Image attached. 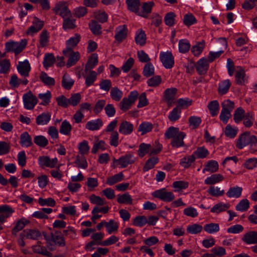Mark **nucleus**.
<instances>
[{
    "instance_id": "4468645a",
    "label": "nucleus",
    "mask_w": 257,
    "mask_h": 257,
    "mask_svg": "<svg viewBox=\"0 0 257 257\" xmlns=\"http://www.w3.org/2000/svg\"><path fill=\"white\" fill-rule=\"evenodd\" d=\"M114 161L118 162L121 168H125L129 164H133L135 162V158L131 154H126L120 157L118 160L114 159Z\"/></svg>"
},
{
    "instance_id": "13d9d810",
    "label": "nucleus",
    "mask_w": 257,
    "mask_h": 257,
    "mask_svg": "<svg viewBox=\"0 0 257 257\" xmlns=\"http://www.w3.org/2000/svg\"><path fill=\"white\" fill-rule=\"evenodd\" d=\"M183 23L186 26L189 27L197 23V20L195 17L191 13H188L184 15Z\"/></svg>"
},
{
    "instance_id": "5fc2aeb1",
    "label": "nucleus",
    "mask_w": 257,
    "mask_h": 257,
    "mask_svg": "<svg viewBox=\"0 0 257 257\" xmlns=\"http://www.w3.org/2000/svg\"><path fill=\"white\" fill-rule=\"evenodd\" d=\"M158 160L157 157H152L148 159L143 167V171L146 172L153 168L155 164L158 162Z\"/></svg>"
},
{
    "instance_id": "4d7b16f0",
    "label": "nucleus",
    "mask_w": 257,
    "mask_h": 257,
    "mask_svg": "<svg viewBox=\"0 0 257 257\" xmlns=\"http://www.w3.org/2000/svg\"><path fill=\"white\" fill-rule=\"evenodd\" d=\"M74 163L78 168H81L85 169L87 168L88 164L85 157L77 155L76 157Z\"/></svg>"
},
{
    "instance_id": "1a4fd4ad",
    "label": "nucleus",
    "mask_w": 257,
    "mask_h": 257,
    "mask_svg": "<svg viewBox=\"0 0 257 257\" xmlns=\"http://www.w3.org/2000/svg\"><path fill=\"white\" fill-rule=\"evenodd\" d=\"M160 60L163 66L167 69L172 68L174 64V57L171 52H162L160 55Z\"/></svg>"
},
{
    "instance_id": "f257e3e1",
    "label": "nucleus",
    "mask_w": 257,
    "mask_h": 257,
    "mask_svg": "<svg viewBox=\"0 0 257 257\" xmlns=\"http://www.w3.org/2000/svg\"><path fill=\"white\" fill-rule=\"evenodd\" d=\"M166 139H172L171 145L174 148H178L185 146L184 139L186 134L182 132H180L178 127L174 126L170 127L165 133Z\"/></svg>"
},
{
    "instance_id": "de8ad7c7",
    "label": "nucleus",
    "mask_w": 257,
    "mask_h": 257,
    "mask_svg": "<svg viewBox=\"0 0 257 257\" xmlns=\"http://www.w3.org/2000/svg\"><path fill=\"white\" fill-rule=\"evenodd\" d=\"M204 229L207 232L212 234L219 230V226L218 223H210L204 226Z\"/></svg>"
},
{
    "instance_id": "dca6fc26",
    "label": "nucleus",
    "mask_w": 257,
    "mask_h": 257,
    "mask_svg": "<svg viewBox=\"0 0 257 257\" xmlns=\"http://www.w3.org/2000/svg\"><path fill=\"white\" fill-rule=\"evenodd\" d=\"M134 130V125L129 121L123 120L119 125L118 131L124 135L131 134Z\"/></svg>"
},
{
    "instance_id": "680f3d73",
    "label": "nucleus",
    "mask_w": 257,
    "mask_h": 257,
    "mask_svg": "<svg viewBox=\"0 0 257 257\" xmlns=\"http://www.w3.org/2000/svg\"><path fill=\"white\" fill-rule=\"evenodd\" d=\"M205 46V42L202 41L201 42L198 43L197 45H194L191 49V52L194 56H198L202 52Z\"/></svg>"
},
{
    "instance_id": "423d86ee",
    "label": "nucleus",
    "mask_w": 257,
    "mask_h": 257,
    "mask_svg": "<svg viewBox=\"0 0 257 257\" xmlns=\"http://www.w3.org/2000/svg\"><path fill=\"white\" fill-rule=\"evenodd\" d=\"M24 107L28 110L33 109L38 103V99L31 91L25 93L23 96Z\"/></svg>"
},
{
    "instance_id": "ea45409f",
    "label": "nucleus",
    "mask_w": 257,
    "mask_h": 257,
    "mask_svg": "<svg viewBox=\"0 0 257 257\" xmlns=\"http://www.w3.org/2000/svg\"><path fill=\"white\" fill-rule=\"evenodd\" d=\"M153 125L148 122H144L140 124L138 128V132H141V135H144L152 131Z\"/></svg>"
},
{
    "instance_id": "aec40b11",
    "label": "nucleus",
    "mask_w": 257,
    "mask_h": 257,
    "mask_svg": "<svg viewBox=\"0 0 257 257\" xmlns=\"http://www.w3.org/2000/svg\"><path fill=\"white\" fill-rule=\"evenodd\" d=\"M98 56L96 54H93L88 59L86 64L85 72H87L88 70L91 71L98 63Z\"/></svg>"
},
{
    "instance_id": "8fccbe9b",
    "label": "nucleus",
    "mask_w": 257,
    "mask_h": 257,
    "mask_svg": "<svg viewBox=\"0 0 257 257\" xmlns=\"http://www.w3.org/2000/svg\"><path fill=\"white\" fill-rule=\"evenodd\" d=\"M49 34L47 30L42 31L40 35V45L41 47H45L47 46L49 42Z\"/></svg>"
},
{
    "instance_id": "7ed1b4c3",
    "label": "nucleus",
    "mask_w": 257,
    "mask_h": 257,
    "mask_svg": "<svg viewBox=\"0 0 257 257\" xmlns=\"http://www.w3.org/2000/svg\"><path fill=\"white\" fill-rule=\"evenodd\" d=\"M138 95L139 93L137 91H131L127 97H124L119 102V108L124 112L126 111L135 103Z\"/></svg>"
},
{
    "instance_id": "5701e85b",
    "label": "nucleus",
    "mask_w": 257,
    "mask_h": 257,
    "mask_svg": "<svg viewBox=\"0 0 257 257\" xmlns=\"http://www.w3.org/2000/svg\"><path fill=\"white\" fill-rule=\"evenodd\" d=\"M154 5L155 4L153 2L144 3L142 5L143 11L142 12L139 11L138 15L147 18V15L151 13L152 8Z\"/></svg>"
},
{
    "instance_id": "a878e982",
    "label": "nucleus",
    "mask_w": 257,
    "mask_h": 257,
    "mask_svg": "<svg viewBox=\"0 0 257 257\" xmlns=\"http://www.w3.org/2000/svg\"><path fill=\"white\" fill-rule=\"evenodd\" d=\"M146 35L143 30H140L136 32L135 41L138 45L141 46L145 45L146 43Z\"/></svg>"
},
{
    "instance_id": "09e8293b",
    "label": "nucleus",
    "mask_w": 257,
    "mask_h": 257,
    "mask_svg": "<svg viewBox=\"0 0 257 257\" xmlns=\"http://www.w3.org/2000/svg\"><path fill=\"white\" fill-rule=\"evenodd\" d=\"M123 179V175L122 172H120L112 177L108 178L106 180V184L109 185H113V184L121 181Z\"/></svg>"
},
{
    "instance_id": "6e6552de",
    "label": "nucleus",
    "mask_w": 257,
    "mask_h": 257,
    "mask_svg": "<svg viewBox=\"0 0 257 257\" xmlns=\"http://www.w3.org/2000/svg\"><path fill=\"white\" fill-rule=\"evenodd\" d=\"M152 195L164 202H171L175 198L173 193L172 192H167L165 188L155 191L152 193Z\"/></svg>"
},
{
    "instance_id": "b1692460",
    "label": "nucleus",
    "mask_w": 257,
    "mask_h": 257,
    "mask_svg": "<svg viewBox=\"0 0 257 257\" xmlns=\"http://www.w3.org/2000/svg\"><path fill=\"white\" fill-rule=\"evenodd\" d=\"M126 4L128 9L134 12L138 15L139 12V7L140 6V2L139 0H126Z\"/></svg>"
},
{
    "instance_id": "338daca9",
    "label": "nucleus",
    "mask_w": 257,
    "mask_h": 257,
    "mask_svg": "<svg viewBox=\"0 0 257 257\" xmlns=\"http://www.w3.org/2000/svg\"><path fill=\"white\" fill-rule=\"evenodd\" d=\"M148 219L145 216H138L134 219L133 224L135 226L142 227L147 224Z\"/></svg>"
},
{
    "instance_id": "20e7f679",
    "label": "nucleus",
    "mask_w": 257,
    "mask_h": 257,
    "mask_svg": "<svg viewBox=\"0 0 257 257\" xmlns=\"http://www.w3.org/2000/svg\"><path fill=\"white\" fill-rule=\"evenodd\" d=\"M27 44L26 39L21 40L20 42H9L5 44V50L6 52H14L15 55L20 53L25 48Z\"/></svg>"
},
{
    "instance_id": "6ab92c4d",
    "label": "nucleus",
    "mask_w": 257,
    "mask_h": 257,
    "mask_svg": "<svg viewBox=\"0 0 257 257\" xmlns=\"http://www.w3.org/2000/svg\"><path fill=\"white\" fill-rule=\"evenodd\" d=\"M51 239L55 244L63 247L66 243L64 237L61 235V232L55 231V233H51Z\"/></svg>"
},
{
    "instance_id": "37998d69",
    "label": "nucleus",
    "mask_w": 257,
    "mask_h": 257,
    "mask_svg": "<svg viewBox=\"0 0 257 257\" xmlns=\"http://www.w3.org/2000/svg\"><path fill=\"white\" fill-rule=\"evenodd\" d=\"M181 113V108L176 106L170 112L168 115V118L171 121L174 122L180 118Z\"/></svg>"
},
{
    "instance_id": "c9c22d12",
    "label": "nucleus",
    "mask_w": 257,
    "mask_h": 257,
    "mask_svg": "<svg viewBox=\"0 0 257 257\" xmlns=\"http://www.w3.org/2000/svg\"><path fill=\"white\" fill-rule=\"evenodd\" d=\"M117 201L120 204H132L133 199L131 195L128 193H125L122 195H118Z\"/></svg>"
},
{
    "instance_id": "f704fd0d",
    "label": "nucleus",
    "mask_w": 257,
    "mask_h": 257,
    "mask_svg": "<svg viewBox=\"0 0 257 257\" xmlns=\"http://www.w3.org/2000/svg\"><path fill=\"white\" fill-rule=\"evenodd\" d=\"M208 108L212 116L216 115L218 112L219 105L217 100L210 101L208 104Z\"/></svg>"
},
{
    "instance_id": "052dcab7",
    "label": "nucleus",
    "mask_w": 257,
    "mask_h": 257,
    "mask_svg": "<svg viewBox=\"0 0 257 257\" xmlns=\"http://www.w3.org/2000/svg\"><path fill=\"white\" fill-rule=\"evenodd\" d=\"M207 192L211 196L214 197H218L222 196L224 193V190H220V189L217 187L210 186Z\"/></svg>"
},
{
    "instance_id": "cd10ccee",
    "label": "nucleus",
    "mask_w": 257,
    "mask_h": 257,
    "mask_svg": "<svg viewBox=\"0 0 257 257\" xmlns=\"http://www.w3.org/2000/svg\"><path fill=\"white\" fill-rule=\"evenodd\" d=\"M80 40V35L78 34H75L74 36L71 37L68 39L66 42V48L72 49L73 48L75 47Z\"/></svg>"
},
{
    "instance_id": "864d4df0",
    "label": "nucleus",
    "mask_w": 257,
    "mask_h": 257,
    "mask_svg": "<svg viewBox=\"0 0 257 257\" xmlns=\"http://www.w3.org/2000/svg\"><path fill=\"white\" fill-rule=\"evenodd\" d=\"M155 69L153 65L151 63H147L143 69V74L146 77L154 75Z\"/></svg>"
},
{
    "instance_id": "c03bdc74",
    "label": "nucleus",
    "mask_w": 257,
    "mask_h": 257,
    "mask_svg": "<svg viewBox=\"0 0 257 257\" xmlns=\"http://www.w3.org/2000/svg\"><path fill=\"white\" fill-rule=\"evenodd\" d=\"M196 157L194 154L183 158L180 163V164L185 168L189 167L195 160Z\"/></svg>"
},
{
    "instance_id": "0eeeda50",
    "label": "nucleus",
    "mask_w": 257,
    "mask_h": 257,
    "mask_svg": "<svg viewBox=\"0 0 257 257\" xmlns=\"http://www.w3.org/2000/svg\"><path fill=\"white\" fill-rule=\"evenodd\" d=\"M63 54L68 57L66 66L68 68L75 65L80 59V54L78 52H74L72 49H65L63 51Z\"/></svg>"
},
{
    "instance_id": "7c9ffc66",
    "label": "nucleus",
    "mask_w": 257,
    "mask_h": 257,
    "mask_svg": "<svg viewBox=\"0 0 257 257\" xmlns=\"http://www.w3.org/2000/svg\"><path fill=\"white\" fill-rule=\"evenodd\" d=\"M34 252L41 254L48 257H52V253L48 251L44 246L37 244L32 246Z\"/></svg>"
},
{
    "instance_id": "49530a36",
    "label": "nucleus",
    "mask_w": 257,
    "mask_h": 257,
    "mask_svg": "<svg viewBox=\"0 0 257 257\" xmlns=\"http://www.w3.org/2000/svg\"><path fill=\"white\" fill-rule=\"evenodd\" d=\"M72 130V126L67 120L63 121L60 128V133L64 135H69Z\"/></svg>"
},
{
    "instance_id": "a19ab883",
    "label": "nucleus",
    "mask_w": 257,
    "mask_h": 257,
    "mask_svg": "<svg viewBox=\"0 0 257 257\" xmlns=\"http://www.w3.org/2000/svg\"><path fill=\"white\" fill-rule=\"evenodd\" d=\"M34 143L40 147L44 148L48 144V140L43 136H36L34 138Z\"/></svg>"
},
{
    "instance_id": "72a5a7b5",
    "label": "nucleus",
    "mask_w": 257,
    "mask_h": 257,
    "mask_svg": "<svg viewBox=\"0 0 257 257\" xmlns=\"http://www.w3.org/2000/svg\"><path fill=\"white\" fill-rule=\"evenodd\" d=\"M230 205L228 203H223L222 202L215 204L211 209V212L213 213H219L228 209Z\"/></svg>"
},
{
    "instance_id": "a18cd8bd",
    "label": "nucleus",
    "mask_w": 257,
    "mask_h": 257,
    "mask_svg": "<svg viewBox=\"0 0 257 257\" xmlns=\"http://www.w3.org/2000/svg\"><path fill=\"white\" fill-rule=\"evenodd\" d=\"M40 79L46 85L51 86L55 84L54 79L48 76L47 73L44 72L41 73Z\"/></svg>"
},
{
    "instance_id": "58836bf2",
    "label": "nucleus",
    "mask_w": 257,
    "mask_h": 257,
    "mask_svg": "<svg viewBox=\"0 0 257 257\" xmlns=\"http://www.w3.org/2000/svg\"><path fill=\"white\" fill-rule=\"evenodd\" d=\"M63 19V29L64 30L73 29L76 27L75 24V20L74 19H70L69 17H65Z\"/></svg>"
},
{
    "instance_id": "0e129e2a",
    "label": "nucleus",
    "mask_w": 257,
    "mask_h": 257,
    "mask_svg": "<svg viewBox=\"0 0 257 257\" xmlns=\"http://www.w3.org/2000/svg\"><path fill=\"white\" fill-rule=\"evenodd\" d=\"M249 207V203L247 199L241 200L235 207L236 210L240 211H246Z\"/></svg>"
},
{
    "instance_id": "c756f323",
    "label": "nucleus",
    "mask_w": 257,
    "mask_h": 257,
    "mask_svg": "<svg viewBox=\"0 0 257 257\" xmlns=\"http://www.w3.org/2000/svg\"><path fill=\"white\" fill-rule=\"evenodd\" d=\"M29 222V221L24 219H20L17 221L14 228L12 229V233L13 235H17V233L22 230L27 224Z\"/></svg>"
},
{
    "instance_id": "a211bd4d",
    "label": "nucleus",
    "mask_w": 257,
    "mask_h": 257,
    "mask_svg": "<svg viewBox=\"0 0 257 257\" xmlns=\"http://www.w3.org/2000/svg\"><path fill=\"white\" fill-rule=\"evenodd\" d=\"M20 143L22 147L27 148L33 145L32 138L28 132H24L21 135Z\"/></svg>"
},
{
    "instance_id": "4be33fe9",
    "label": "nucleus",
    "mask_w": 257,
    "mask_h": 257,
    "mask_svg": "<svg viewBox=\"0 0 257 257\" xmlns=\"http://www.w3.org/2000/svg\"><path fill=\"white\" fill-rule=\"evenodd\" d=\"M242 188L239 186L230 187L226 193V195L230 198H238L241 195Z\"/></svg>"
},
{
    "instance_id": "6e6d98bb",
    "label": "nucleus",
    "mask_w": 257,
    "mask_h": 257,
    "mask_svg": "<svg viewBox=\"0 0 257 257\" xmlns=\"http://www.w3.org/2000/svg\"><path fill=\"white\" fill-rule=\"evenodd\" d=\"M176 15L174 12L167 13L164 18V21L166 25L169 27H172L175 24Z\"/></svg>"
},
{
    "instance_id": "f8f14e48",
    "label": "nucleus",
    "mask_w": 257,
    "mask_h": 257,
    "mask_svg": "<svg viewBox=\"0 0 257 257\" xmlns=\"http://www.w3.org/2000/svg\"><path fill=\"white\" fill-rule=\"evenodd\" d=\"M14 210L8 205L0 206V223H3L7 218L11 216Z\"/></svg>"
},
{
    "instance_id": "69168bd1",
    "label": "nucleus",
    "mask_w": 257,
    "mask_h": 257,
    "mask_svg": "<svg viewBox=\"0 0 257 257\" xmlns=\"http://www.w3.org/2000/svg\"><path fill=\"white\" fill-rule=\"evenodd\" d=\"M194 156L198 158H204L208 156L209 152L204 147H199L193 153Z\"/></svg>"
},
{
    "instance_id": "4c0bfd02",
    "label": "nucleus",
    "mask_w": 257,
    "mask_h": 257,
    "mask_svg": "<svg viewBox=\"0 0 257 257\" xmlns=\"http://www.w3.org/2000/svg\"><path fill=\"white\" fill-rule=\"evenodd\" d=\"M83 76L85 78V84L88 87L93 84L96 79L97 73L94 71H90L88 75Z\"/></svg>"
},
{
    "instance_id": "9d476101",
    "label": "nucleus",
    "mask_w": 257,
    "mask_h": 257,
    "mask_svg": "<svg viewBox=\"0 0 257 257\" xmlns=\"http://www.w3.org/2000/svg\"><path fill=\"white\" fill-rule=\"evenodd\" d=\"M209 61L205 58L199 59L195 64L196 71L200 75H204L209 68Z\"/></svg>"
},
{
    "instance_id": "bb28decb",
    "label": "nucleus",
    "mask_w": 257,
    "mask_h": 257,
    "mask_svg": "<svg viewBox=\"0 0 257 257\" xmlns=\"http://www.w3.org/2000/svg\"><path fill=\"white\" fill-rule=\"evenodd\" d=\"M223 180V177L220 174H215L207 178L204 183L206 185H213Z\"/></svg>"
},
{
    "instance_id": "603ef678",
    "label": "nucleus",
    "mask_w": 257,
    "mask_h": 257,
    "mask_svg": "<svg viewBox=\"0 0 257 257\" xmlns=\"http://www.w3.org/2000/svg\"><path fill=\"white\" fill-rule=\"evenodd\" d=\"M91 31L94 35H98L101 33V26L95 20H91L89 24Z\"/></svg>"
},
{
    "instance_id": "e2e57ef3",
    "label": "nucleus",
    "mask_w": 257,
    "mask_h": 257,
    "mask_svg": "<svg viewBox=\"0 0 257 257\" xmlns=\"http://www.w3.org/2000/svg\"><path fill=\"white\" fill-rule=\"evenodd\" d=\"M206 170L210 173H214L218 170V164L217 161L214 160L209 161L206 165Z\"/></svg>"
},
{
    "instance_id": "473e14b6",
    "label": "nucleus",
    "mask_w": 257,
    "mask_h": 257,
    "mask_svg": "<svg viewBox=\"0 0 257 257\" xmlns=\"http://www.w3.org/2000/svg\"><path fill=\"white\" fill-rule=\"evenodd\" d=\"M230 85L231 83L228 79L220 82L218 86L219 93L222 95L226 93L230 87Z\"/></svg>"
},
{
    "instance_id": "9b49d317",
    "label": "nucleus",
    "mask_w": 257,
    "mask_h": 257,
    "mask_svg": "<svg viewBox=\"0 0 257 257\" xmlns=\"http://www.w3.org/2000/svg\"><path fill=\"white\" fill-rule=\"evenodd\" d=\"M38 163L42 168L49 167L54 168L58 163L56 158L51 159L48 156H40L38 158Z\"/></svg>"
},
{
    "instance_id": "2eb2a0df",
    "label": "nucleus",
    "mask_w": 257,
    "mask_h": 257,
    "mask_svg": "<svg viewBox=\"0 0 257 257\" xmlns=\"http://www.w3.org/2000/svg\"><path fill=\"white\" fill-rule=\"evenodd\" d=\"M17 70L19 73L23 76L27 77L29 75L31 70V66L27 60L23 62H19L17 66Z\"/></svg>"
},
{
    "instance_id": "2f4dec72",
    "label": "nucleus",
    "mask_w": 257,
    "mask_h": 257,
    "mask_svg": "<svg viewBox=\"0 0 257 257\" xmlns=\"http://www.w3.org/2000/svg\"><path fill=\"white\" fill-rule=\"evenodd\" d=\"M55 61V58L52 53H47L45 55L43 65L44 67L47 69L48 67L52 66Z\"/></svg>"
},
{
    "instance_id": "393cba45",
    "label": "nucleus",
    "mask_w": 257,
    "mask_h": 257,
    "mask_svg": "<svg viewBox=\"0 0 257 257\" xmlns=\"http://www.w3.org/2000/svg\"><path fill=\"white\" fill-rule=\"evenodd\" d=\"M51 114L49 112H43L36 118L38 125L46 124L51 119Z\"/></svg>"
},
{
    "instance_id": "412c9836",
    "label": "nucleus",
    "mask_w": 257,
    "mask_h": 257,
    "mask_svg": "<svg viewBox=\"0 0 257 257\" xmlns=\"http://www.w3.org/2000/svg\"><path fill=\"white\" fill-rule=\"evenodd\" d=\"M103 122L101 119L98 118L96 120L88 121L86 124V128L90 131L99 130L102 125Z\"/></svg>"
},
{
    "instance_id": "e433bc0d",
    "label": "nucleus",
    "mask_w": 257,
    "mask_h": 257,
    "mask_svg": "<svg viewBox=\"0 0 257 257\" xmlns=\"http://www.w3.org/2000/svg\"><path fill=\"white\" fill-rule=\"evenodd\" d=\"M106 228L107 232L110 234L114 232H116L118 228V224L113 219H110L106 222Z\"/></svg>"
},
{
    "instance_id": "39448f33",
    "label": "nucleus",
    "mask_w": 257,
    "mask_h": 257,
    "mask_svg": "<svg viewBox=\"0 0 257 257\" xmlns=\"http://www.w3.org/2000/svg\"><path fill=\"white\" fill-rule=\"evenodd\" d=\"M53 12L63 18L71 17V13L68 8L67 3L64 1L57 3L53 9Z\"/></svg>"
},
{
    "instance_id": "bf43d9fd",
    "label": "nucleus",
    "mask_w": 257,
    "mask_h": 257,
    "mask_svg": "<svg viewBox=\"0 0 257 257\" xmlns=\"http://www.w3.org/2000/svg\"><path fill=\"white\" fill-rule=\"evenodd\" d=\"M177 91V90L175 88H171L166 89L164 92V97L165 100L174 99Z\"/></svg>"
},
{
    "instance_id": "f03ea898",
    "label": "nucleus",
    "mask_w": 257,
    "mask_h": 257,
    "mask_svg": "<svg viewBox=\"0 0 257 257\" xmlns=\"http://www.w3.org/2000/svg\"><path fill=\"white\" fill-rule=\"evenodd\" d=\"M247 145L250 146V150L252 152L257 151V138L251 135L249 132L242 134L238 138L236 144V147L241 149Z\"/></svg>"
},
{
    "instance_id": "c85d7f7f",
    "label": "nucleus",
    "mask_w": 257,
    "mask_h": 257,
    "mask_svg": "<svg viewBox=\"0 0 257 257\" xmlns=\"http://www.w3.org/2000/svg\"><path fill=\"white\" fill-rule=\"evenodd\" d=\"M74 81L71 79L70 76L65 73L63 76L62 80V85L66 89H70L73 85Z\"/></svg>"
},
{
    "instance_id": "3c124183",
    "label": "nucleus",
    "mask_w": 257,
    "mask_h": 257,
    "mask_svg": "<svg viewBox=\"0 0 257 257\" xmlns=\"http://www.w3.org/2000/svg\"><path fill=\"white\" fill-rule=\"evenodd\" d=\"M151 145L150 144H146L142 143L139 146L138 150V155L140 157H143L146 154L151 152Z\"/></svg>"
},
{
    "instance_id": "79ce46f5",
    "label": "nucleus",
    "mask_w": 257,
    "mask_h": 257,
    "mask_svg": "<svg viewBox=\"0 0 257 257\" xmlns=\"http://www.w3.org/2000/svg\"><path fill=\"white\" fill-rule=\"evenodd\" d=\"M110 94L111 98L116 101H119L122 97V92L117 87H112L110 90Z\"/></svg>"
},
{
    "instance_id": "f3484780",
    "label": "nucleus",
    "mask_w": 257,
    "mask_h": 257,
    "mask_svg": "<svg viewBox=\"0 0 257 257\" xmlns=\"http://www.w3.org/2000/svg\"><path fill=\"white\" fill-rule=\"evenodd\" d=\"M242 240L248 244H257V232L251 231L245 233Z\"/></svg>"
},
{
    "instance_id": "ddd939ff",
    "label": "nucleus",
    "mask_w": 257,
    "mask_h": 257,
    "mask_svg": "<svg viewBox=\"0 0 257 257\" xmlns=\"http://www.w3.org/2000/svg\"><path fill=\"white\" fill-rule=\"evenodd\" d=\"M115 39L118 42H121L124 40L127 34V28L126 25L119 26L115 29Z\"/></svg>"
},
{
    "instance_id": "774afa93",
    "label": "nucleus",
    "mask_w": 257,
    "mask_h": 257,
    "mask_svg": "<svg viewBox=\"0 0 257 257\" xmlns=\"http://www.w3.org/2000/svg\"><path fill=\"white\" fill-rule=\"evenodd\" d=\"M190 45L188 41L186 40H181L179 42V52L184 53L189 51Z\"/></svg>"
}]
</instances>
